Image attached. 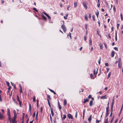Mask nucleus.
<instances>
[{
	"instance_id": "nucleus-1",
	"label": "nucleus",
	"mask_w": 123,
	"mask_h": 123,
	"mask_svg": "<svg viewBox=\"0 0 123 123\" xmlns=\"http://www.w3.org/2000/svg\"><path fill=\"white\" fill-rule=\"evenodd\" d=\"M61 27L64 31L65 32L67 31L66 28V27L65 25L63 24L61 26Z\"/></svg>"
},
{
	"instance_id": "nucleus-2",
	"label": "nucleus",
	"mask_w": 123,
	"mask_h": 123,
	"mask_svg": "<svg viewBox=\"0 0 123 123\" xmlns=\"http://www.w3.org/2000/svg\"><path fill=\"white\" fill-rule=\"evenodd\" d=\"M17 101H18L19 102V106L20 107H21L22 102L20 101V99L19 98V97L18 95H17Z\"/></svg>"
},
{
	"instance_id": "nucleus-3",
	"label": "nucleus",
	"mask_w": 123,
	"mask_h": 123,
	"mask_svg": "<svg viewBox=\"0 0 123 123\" xmlns=\"http://www.w3.org/2000/svg\"><path fill=\"white\" fill-rule=\"evenodd\" d=\"M106 116L107 117L109 114V109L108 108V107H107L106 108Z\"/></svg>"
},
{
	"instance_id": "nucleus-4",
	"label": "nucleus",
	"mask_w": 123,
	"mask_h": 123,
	"mask_svg": "<svg viewBox=\"0 0 123 123\" xmlns=\"http://www.w3.org/2000/svg\"><path fill=\"white\" fill-rule=\"evenodd\" d=\"M68 117L69 119H73V117L71 114L70 113H68Z\"/></svg>"
},
{
	"instance_id": "nucleus-5",
	"label": "nucleus",
	"mask_w": 123,
	"mask_h": 123,
	"mask_svg": "<svg viewBox=\"0 0 123 123\" xmlns=\"http://www.w3.org/2000/svg\"><path fill=\"white\" fill-rule=\"evenodd\" d=\"M96 69H95L93 71V74L94 75H96L95 77L96 76V75L97 74L98 72V69L97 68L96 71Z\"/></svg>"
},
{
	"instance_id": "nucleus-6",
	"label": "nucleus",
	"mask_w": 123,
	"mask_h": 123,
	"mask_svg": "<svg viewBox=\"0 0 123 123\" xmlns=\"http://www.w3.org/2000/svg\"><path fill=\"white\" fill-rule=\"evenodd\" d=\"M83 5L84 7L86 9H87V6L86 5V3L85 2H84L83 3Z\"/></svg>"
},
{
	"instance_id": "nucleus-7",
	"label": "nucleus",
	"mask_w": 123,
	"mask_h": 123,
	"mask_svg": "<svg viewBox=\"0 0 123 123\" xmlns=\"http://www.w3.org/2000/svg\"><path fill=\"white\" fill-rule=\"evenodd\" d=\"M92 115H91L90 116V117L88 118V121L89 122V123H90L92 120Z\"/></svg>"
},
{
	"instance_id": "nucleus-8",
	"label": "nucleus",
	"mask_w": 123,
	"mask_h": 123,
	"mask_svg": "<svg viewBox=\"0 0 123 123\" xmlns=\"http://www.w3.org/2000/svg\"><path fill=\"white\" fill-rule=\"evenodd\" d=\"M4 116H3V114H2L0 112V119H2L4 118Z\"/></svg>"
},
{
	"instance_id": "nucleus-9",
	"label": "nucleus",
	"mask_w": 123,
	"mask_h": 123,
	"mask_svg": "<svg viewBox=\"0 0 123 123\" xmlns=\"http://www.w3.org/2000/svg\"><path fill=\"white\" fill-rule=\"evenodd\" d=\"M50 110L52 116L53 117L54 116V113L53 109H52V108H51Z\"/></svg>"
},
{
	"instance_id": "nucleus-10",
	"label": "nucleus",
	"mask_w": 123,
	"mask_h": 123,
	"mask_svg": "<svg viewBox=\"0 0 123 123\" xmlns=\"http://www.w3.org/2000/svg\"><path fill=\"white\" fill-rule=\"evenodd\" d=\"M7 115H10V110L8 108L7 109Z\"/></svg>"
},
{
	"instance_id": "nucleus-11",
	"label": "nucleus",
	"mask_w": 123,
	"mask_h": 123,
	"mask_svg": "<svg viewBox=\"0 0 123 123\" xmlns=\"http://www.w3.org/2000/svg\"><path fill=\"white\" fill-rule=\"evenodd\" d=\"M106 95H105L101 97H100V98L101 99H106V98H107L106 97Z\"/></svg>"
},
{
	"instance_id": "nucleus-12",
	"label": "nucleus",
	"mask_w": 123,
	"mask_h": 123,
	"mask_svg": "<svg viewBox=\"0 0 123 123\" xmlns=\"http://www.w3.org/2000/svg\"><path fill=\"white\" fill-rule=\"evenodd\" d=\"M84 101L83 102L84 103H85L87 102L88 101L89 99H84Z\"/></svg>"
},
{
	"instance_id": "nucleus-13",
	"label": "nucleus",
	"mask_w": 123,
	"mask_h": 123,
	"mask_svg": "<svg viewBox=\"0 0 123 123\" xmlns=\"http://www.w3.org/2000/svg\"><path fill=\"white\" fill-rule=\"evenodd\" d=\"M8 119L10 120V123H11V120L10 115H8Z\"/></svg>"
},
{
	"instance_id": "nucleus-14",
	"label": "nucleus",
	"mask_w": 123,
	"mask_h": 123,
	"mask_svg": "<svg viewBox=\"0 0 123 123\" xmlns=\"http://www.w3.org/2000/svg\"><path fill=\"white\" fill-rule=\"evenodd\" d=\"M89 105L90 106H92L93 105V103L92 101V100H91L90 101V103H89Z\"/></svg>"
},
{
	"instance_id": "nucleus-15",
	"label": "nucleus",
	"mask_w": 123,
	"mask_h": 123,
	"mask_svg": "<svg viewBox=\"0 0 123 123\" xmlns=\"http://www.w3.org/2000/svg\"><path fill=\"white\" fill-rule=\"evenodd\" d=\"M67 104L66 100V99H65L64 100V105H66Z\"/></svg>"
},
{
	"instance_id": "nucleus-16",
	"label": "nucleus",
	"mask_w": 123,
	"mask_h": 123,
	"mask_svg": "<svg viewBox=\"0 0 123 123\" xmlns=\"http://www.w3.org/2000/svg\"><path fill=\"white\" fill-rule=\"evenodd\" d=\"M122 64L121 63L118 62V67L119 68H121Z\"/></svg>"
},
{
	"instance_id": "nucleus-17",
	"label": "nucleus",
	"mask_w": 123,
	"mask_h": 123,
	"mask_svg": "<svg viewBox=\"0 0 123 123\" xmlns=\"http://www.w3.org/2000/svg\"><path fill=\"white\" fill-rule=\"evenodd\" d=\"M114 100H114V97H113V99H112V103H111V105H113V104H114Z\"/></svg>"
},
{
	"instance_id": "nucleus-18",
	"label": "nucleus",
	"mask_w": 123,
	"mask_h": 123,
	"mask_svg": "<svg viewBox=\"0 0 123 123\" xmlns=\"http://www.w3.org/2000/svg\"><path fill=\"white\" fill-rule=\"evenodd\" d=\"M115 53L113 51H112L111 53V56L112 57H113Z\"/></svg>"
},
{
	"instance_id": "nucleus-19",
	"label": "nucleus",
	"mask_w": 123,
	"mask_h": 123,
	"mask_svg": "<svg viewBox=\"0 0 123 123\" xmlns=\"http://www.w3.org/2000/svg\"><path fill=\"white\" fill-rule=\"evenodd\" d=\"M115 40L116 41H117V32L116 31L115 32Z\"/></svg>"
},
{
	"instance_id": "nucleus-20",
	"label": "nucleus",
	"mask_w": 123,
	"mask_h": 123,
	"mask_svg": "<svg viewBox=\"0 0 123 123\" xmlns=\"http://www.w3.org/2000/svg\"><path fill=\"white\" fill-rule=\"evenodd\" d=\"M123 105H122V107H121V110L120 111V112H119V115H120L121 114V112H122V111L123 110Z\"/></svg>"
},
{
	"instance_id": "nucleus-21",
	"label": "nucleus",
	"mask_w": 123,
	"mask_h": 123,
	"mask_svg": "<svg viewBox=\"0 0 123 123\" xmlns=\"http://www.w3.org/2000/svg\"><path fill=\"white\" fill-rule=\"evenodd\" d=\"M58 105L59 106V107L60 110H61V106L60 105L59 103L58 102Z\"/></svg>"
},
{
	"instance_id": "nucleus-22",
	"label": "nucleus",
	"mask_w": 123,
	"mask_h": 123,
	"mask_svg": "<svg viewBox=\"0 0 123 123\" xmlns=\"http://www.w3.org/2000/svg\"><path fill=\"white\" fill-rule=\"evenodd\" d=\"M49 90L51 92L53 93H54V94H56V93L53 90L51 89H49Z\"/></svg>"
},
{
	"instance_id": "nucleus-23",
	"label": "nucleus",
	"mask_w": 123,
	"mask_h": 123,
	"mask_svg": "<svg viewBox=\"0 0 123 123\" xmlns=\"http://www.w3.org/2000/svg\"><path fill=\"white\" fill-rule=\"evenodd\" d=\"M95 14L96 15H97V17L98 18V15L99 14V12L98 11H97L95 12Z\"/></svg>"
},
{
	"instance_id": "nucleus-24",
	"label": "nucleus",
	"mask_w": 123,
	"mask_h": 123,
	"mask_svg": "<svg viewBox=\"0 0 123 123\" xmlns=\"http://www.w3.org/2000/svg\"><path fill=\"white\" fill-rule=\"evenodd\" d=\"M85 109H84L83 110V118H84V115H85Z\"/></svg>"
},
{
	"instance_id": "nucleus-25",
	"label": "nucleus",
	"mask_w": 123,
	"mask_h": 123,
	"mask_svg": "<svg viewBox=\"0 0 123 123\" xmlns=\"http://www.w3.org/2000/svg\"><path fill=\"white\" fill-rule=\"evenodd\" d=\"M66 116L65 114L63 115V117L62 118V120H63L64 119H65L66 118Z\"/></svg>"
},
{
	"instance_id": "nucleus-26",
	"label": "nucleus",
	"mask_w": 123,
	"mask_h": 123,
	"mask_svg": "<svg viewBox=\"0 0 123 123\" xmlns=\"http://www.w3.org/2000/svg\"><path fill=\"white\" fill-rule=\"evenodd\" d=\"M97 34H98V35L100 37H101V35L99 34V31H98V30H97Z\"/></svg>"
},
{
	"instance_id": "nucleus-27",
	"label": "nucleus",
	"mask_w": 123,
	"mask_h": 123,
	"mask_svg": "<svg viewBox=\"0 0 123 123\" xmlns=\"http://www.w3.org/2000/svg\"><path fill=\"white\" fill-rule=\"evenodd\" d=\"M85 19L86 21H87L88 20L87 15H85Z\"/></svg>"
},
{
	"instance_id": "nucleus-28",
	"label": "nucleus",
	"mask_w": 123,
	"mask_h": 123,
	"mask_svg": "<svg viewBox=\"0 0 123 123\" xmlns=\"http://www.w3.org/2000/svg\"><path fill=\"white\" fill-rule=\"evenodd\" d=\"M74 7H76L77 6V2H76L74 3Z\"/></svg>"
},
{
	"instance_id": "nucleus-29",
	"label": "nucleus",
	"mask_w": 123,
	"mask_h": 123,
	"mask_svg": "<svg viewBox=\"0 0 123 123\" xmlns=\"http://www.w3.org/2000/svg\"><path fill=\"white\" fill-rule=\"evenodd\" d=\"M89 44L90 45H91L92 44V41L91 39L90 38L89 39Z\"/></svg>"
},
{
	"instance_id": "nucleus-30",
	"label": "nucleus",
	"mask_w": 123,
	"mask_h": 123,
	"mask_svg": "<svg viewBox=\"0 0 123 123\" xmlns=\"http://www.w3.org/2000/svg\"><path fill=\"white\" fill-rule=\"evenodd\" d=\"M108 118H107L105 120V123H107L108 122Z\"/></svg>"
},
{
	"instance_id": "nucleus-31",
	"label": "nucleus",
	"mask_w": 123,
	"mask_h": 123,
	"mask_svg": "<svg viewBox=\"0 0 123 123\" xmlns=\"http://www.w3.org/2000/svg\"><path fill=\"white\" fill-rule=\"evenodd\" d=\"M29 110L30 111V113H31V104L29 105Z\"/></svg>"
},
{
	"instance_id": "nucleus-32",
	"label": "nucleus",
	"mask_w": 123,
	"mask_h": 123,
	"mask_svg": "<svg viewBox=\"0 0 123 123\" xmlns=\"http://www.w3.org/2000/svg\"><path fill=\"white\" fill-rule=\"evenodd\" d=\"M42 17L43 18V19L44 20H46V17L44 16L43 15H42Z\"/></svg>"
},
{
	"instance_id": "nucleus-33",
	"label": "nucleus",
	"mask_w": 123,
	"mask_h": 123,
	"mask_svg": "<svg viewBox=\"0 0 123 123\" xmlns=\"http://www.w3.org/2000/svg\"><path fill=\"white\" fill-rule=\"evenodd\" d=\"M38 111H37V112L36 114V118L37 120V116H38Z\"/></svg>"
},
{
	"instance_id": "nucleus-34",
	"label": "nucleus",
	"mask_w": 123,
	"mask_h": 123,
	"mask_svg": "<svg viewBox=\"0 0 123 123\" xmlns=\"http://www.w3.org/2000/svg\"><path fill=\"white\" fill-rule=\"evenodd\" d=\"M120 17L121 20H123V17L122 16V13H121L120 14Z\"/></svg>"
},
{
	"instance_id": "nucleus-35",
	"label": "nucleus",
	"mask_w": 123,
	"mask_h": 123,
	"mask_svg": "<svg viewBox=\"0 0 123 123\" xmlns=\"http://www.w3.org/2000/svg\"><path fill=\"white\" fill-rule=\"evenodd\" d=\"M106 5H107V6L108 7L109 9L110 10H111L112 7V4H111V6L110 8L108 6V4L107 3V4Z\"/></svg>"
},
{
	"instance_id": "nucleus-36",
	"label": "nucleus",
	"mask_w": 123,
	"mask_h": 123,
	"mask_svg": "<svg viewBox=\"0 0 123 123\" xmlns=\"http://www.w3.org/2000/svg\"><path fill=\"white\" fill-rule=\"evenodd\" d=\"M70 5L69 6H68L67 7V9L68 10H70L71 8H70Z\"/></svg>"
},
{
	"instance_id": "nucleus-37",
	"label": "nucleus",
	"mask_w": 123,
	"mask_h": 123,
	"mask_svg": "<svg viewBox=\"0 0 123 123\" xmlns=\"http://www.w3.org/2000/svg\"><path fill=\"white\" fill-rule=\"evenodd\" d=\"M113 105H111V112H113Z\"/></svg>"
},
{
	"instance_id": "nucleus-38",
	"label": "nucleus",
	"mask_w": 123,
	"mask_h": 123,
	"mask_svg": "<svg viewBox=\"0 0 123 123\" xmlns=\"http://www.w3.org/2000/svg\"><path fill=\"white\" fill-rule=\"evenodd\" d=\"M111 74V72H109L108 74V78H109Z\"/></svg>"
},
{
	"instance_id": "nucleus-39",
	"label": "nucleus",
	"mask_w": 123,
	"mask_h": 123,
	"mask_svg": "<svg viewBox=\"0 0 123 123\" xmlns=\"http://www.w3.org/2000/svg\"><path fill=\"white\" fill-rule=\"evenodd\" d=\"M33 101L34 102H35L36 101L35 97V96H34L33 97Z\"/></svg>"
},
{
	"instance_id": "nucleus-40",
	"label": "nucleus",
	"mask_w": 123,
	"mask_h": 123,
	"mask_svg": "<svg viewBox=\"0 0 123 123\" xmlns=\"http://www.w3.org/2000/svg\"><path fill=\"white\" fill-rule=\"evenodd\" d=\"M90 77H91V78L93 79H94V78H93V75L92 74H90Z\"/></svg>"
},
{
	"instance_id": "nucleus-41",
	"label": "nucleus",
	"mask_w": 123,
	"mask_h": 123,
	"mask_svg": "<svg viewBox=\"0 0 123 123\" xmlns=\"http://www.w3.org/2000/svg\"><path fill=\"white\" fill-rule=\"evenodd\" d=\"M33 9L35 11L37 12H38V11L35 8H33Z\"/></svg>"
},
{
	"instance_id": "nucleus-42",
	"label": "nucleus",
	"mask_w": 123,
	"mask_h": 123,
	"mask_svg": "<svg viewBox=\"0 0 123 123\" xmlns=\"http://www.w3.org/2000/svg\"><path fill=\"white\" fill-rule=\"evenodd\" d=\"M99 45L100 47V49H102L103 47V46H102V44H100Z\"/></svg>"
},
{
	"instance_id": "nucleus-43",
	"label": "nucleus",
	"mask_w": 123,
	"mask_h": 123,
	"mask_svg": "<svg viewBox=\"0 0 123 123\" xmlns=\"http://www.w3.org/2000/svg\"><path fill=\"white\" fill-rule=\"evenodd\" d=\"M47 98H49L50 100L51 99V98L50 97V96L49 95H47Z\"/></svg>"
},
{
	"instance_id": "nucleus-44",
	"label": "nucleus",
	"mask_w": 123,
	"mask_h": 123,
	"mask_svg": "<svg viewBox=\"0 0 123 123\" xmlns=\"http://www.w3.org/2000/svg\"><path fill=\"white\" fill-rule=\"evenodd\" d=\"M92 18L93 19V20L94 21H95V16L94 15H93L92 16Z\"/></svg>"
},
{
	"instance_id": "nucleus-45",
	"label": "nucleus",
	"mask_w": 123,
	"mask_h": 123,
	"mask_svg": "<svg viewBox=\"0 0 123 123\" xmlns=\"http://www.w3.org/2000/svg\"><path fill=\"white\" fill-rule=\"evenodd\" d=\"M13 112L14 113V115H17V114L16 113V111L15 110H14L13 111Z\"/></svg>"
},
{
	"instance_id": "nucleus-46",
	"label": "nucleus",
	"mask_w": 123,
	"mask_h": 123,
	"mask_svg": "<svg viewBox=\"0 0 123 123\" xmlns=\"http://www.w3.org/2000/svg\"><path fill=\"white\" fill-rule=\"evenodd\" d=\"M118 62L121 63V59L120 58L118 59Z\"/></svg>"
},
{
	"instance_id": "nucleus-47",
	"label": "nucleus",
	"mask_w": 123,
	"mask_h": 123,
	"mask_svg": "<svg viewBox=\"0 0 123 123\" xmlns=\"http://www.w3.org/2000/svg\"><path fill=\"white\" fill-rule=\"evenodd\" d=\"M89 17L90 18H91V14L90 13H89Z\"/></svg>"
},
{
	"instance_id": "nucleus-48",
	"label": "nucleus",
	"mask_w": 123,
	"mask_h": 123,
	"mask_svg": "<svg viewBox=\"0 0 123 123\" xmlns=\"http://www.w3.org/2000/svg\"><path fill=\"white\" fill-rule=\"evenodd\" d=\"M6 84L7 85V86H9V83L8 82L6 81Z\"/></svg>"
},
{
	"instance_id": "nucleus-49",
	"label": "nucleus",
	"mask_w": 123,
	"mask_h": 123,
	"mask_svg": "<svg viewBox=\"0 0 123 123\" xmlns=\"http://www.w3.org/2000/svg\"><path fill=\"white\" fill-rule=\"evenodd\" d=\"M114 49L115 50L117 51H118V48L117 47H115L114 48Z\"/></svg>"
},
{
	"instance_id": "nucleus-50",
	"label": "nucleus",
	"mask_w": 123,
	"mask_h": 123,
	"mask_svg": "<svg viewBox=\"0 0 123 123\" xmlns=\"http://www.w3.org/2000/svg\"><path fill=\"white\" fill-rule=\"evenodd\" d=\"M92 96L91 95H89L88 97V98L89 99L91 98Z\"/></svg>"
},
{
	"instance_id": "nucleus-51",
	"label": "nucleus",
	"mask_w": 123,
	"mask_h": 123,
	"mask_svg": "<svg viewBox=\"0 0 123 123\" xmlns=\"http://www.w3.org/2000/svg\"><path fill=\"white\" fill-rule=\"evenodd\" d=\"M86 36H85L84 37V39L85 41H86Z\"/></svg>"
},
{
	"instance_id": "nucleus-52",
	"label": "nucleus",
	"mask_w": 123,
	"mask_h": 123,
	"mask_svg": "<svg viewBox=\"0 0 123 123\" xmlns=\"http://www.w3.org/2000/svg\"><path fill=\"white\" fill-rule=\"evenodd\" d=\"M104 45L106 49L107 48V45L105 43H104Z\"/></svg>"
},
{
	"instance_id": "nucleus-53",
	"label": "nucleus",
	"mask_w": 123,
	"mask_h": 123,
	"mask_svg": "<svg viewBox=\"0 0 123 123\" xmlns=\"http://www.w3.org/2000/svg\"><path fill=\"white\" fill-rule=\"evenodd\" d=\"M50 120L51 121V122H52V118L51 117V115H50Z\"/></svg>"
},
{
	"instance_id": "nucleus-54",
	"label": "nucleus",
	"mask_w": 123,
	"mask_h": 123,
	"mask_svg": "<svg viewBox=\"0 0 123 123\" xmlns=\"http://www.w3.org/2000/svg\"><path fill=\"white\" fill-rule=\"evenodd\" d=\"M105 66H109V65H108V63H105Z\"/></svg>"
},
{
	"instance_id": "nucleus-55",
	"label": "nucleus",
	"mask_w": 123,
	"mask_h": 123,
	"mask_svg": "<svg viewBox=\"0 0 123 123\" xmlns=\"http://www.w3.org/2000/svg\"><path fill=\"white\" fill-rule=\"evenodd\" d=\"M47 17H48L49 19L50 20L51 19V18L50 16L48 15L47 16Z\"/></svg>"
},
{
	"instance_id": "nucleus-56",
	"label": "nucleus",
	"mask_w": 123,
	"mask_h": 123,
	"mask_svg": "<svg viewBox=\"0 0 123 123\" xmlns=\"http://www.w3.org/2000/svg\"><path fill=\"white\" fill-rule=\"evenodd\" d=\"M101 121V120H98L97 119L96 123H99V122H100Z\"/></svg>"
},
{
	"instance_id": "nucleus-57",
	"label": "nucleus",
	"mask_w": 123,
	"mask_h": 123,
	"mask_svg": "<svg viewBox=\"0 0 123 123\" xmlns=\"http://www.w3.org/2000/svg\"><path fill=\"white\" fill-rule=\"evenodd\" d=\"M35 111L33 113V117H35Z\"/></svg>"
},
{
	"instance_id": "nucleus-58",
	"label": "nucleus",
	"mask_w": 123,
	"mask_h": 123,
	"mask_svg": "<svg viewBox=\"0 0 123 123\" xmlns=\"http://www.w3.org/2000/svg\"><path fill=\"white\" fill-rule=\"evenodd\" d=\"M114 116H113V117H112V118L111 119V123L112 122V121H113V120L114 119Z\"/></svg>"
},
{
	"instance_id": "nucleus-59",
	"label": "nucleus",
	"mask_w": 123,
	"mask_h": 123,
	"mask_svg": "<svg viewBox=\"0 0 123 123\" xmlns=\"http://www.w3.org/2000/svg\"><path fill=\"white\" fill-rule=\"evenodd\" d=\"M87 24H86L85 25V28L86 29H87Z\"/></svg>"
},
{
	"instance_id": "nucleus-60",
	"label": "nucleus",
	"mask_w": 123,
	"mask_h": 123,
	"mask_svg": "<svg viewBox=\"0 0 123 123\" xmlns=\"http://www.w3.org/2000/svg\"><path fill=\"white\" fill-rule=\"evenodd\" d=\"M69 37H70L71 39L72 38L71 36V33L70 32L69 33Z\"/></svg>"
},
{
	"instance_id": "nucleus-61",
	"label": "nucleus",
	"mask_w": 123,
	"mask_h": 123,
	"mask_svg": "<svg viewBox=\"0 0 123 123\" xmlns=\"http://www.w3.org/2000/svg\"><path fill=\"white\" fill-rule=\"evenodd\" d=\"M41 109V113H42L43 110V108L42 107H41L40 108Z\"/></svg>"
},
{
	"instance_id": "nucleus-62",
	"label": "nucleus",
	"mask_w": 123,
	"mask_h": 123,
	"mask_svg": "<svg viewBox=\"0 0 123 123\" xmlns=\"http://www.w3.org/2000/svg\"><path fill=\"white\" fill-rule=\"evenodd\" d=\"M48 105H49V107L50 108V109H51V105L50 104V102L49 103H48Z\"/></svg>"
},
{
	"instance_id": "nucleus-63",
	"label": "nucleus",
	"mask_w": 123,
	"mask_h": 123,
	"mask_svg": "<svg viewBox=\"0 0 123 123\" xmlns=\"http://www.w3.org/2000/svg\"><path fill=\"white\" fill-rule=\"evenodd\" d=\"M97 6L98 7H99L100 6V3H98L97 4Z\"/></svg>"
},
{
	"instance_id": "nucleus-64",
	"label": "nucleus",
	"mask_w": 123,
	"mask_h": 123,
	"mask_svg": "<svg viewBox=\"0 0 123 123\" xmlns=\"http://www.w3.org/2000/svg\"><path fill=\"white\" fill-rule=\"evenodd\" d=\"M119 26V24H117V29H118V28Z\"/></svg>"
}]
</instances>
